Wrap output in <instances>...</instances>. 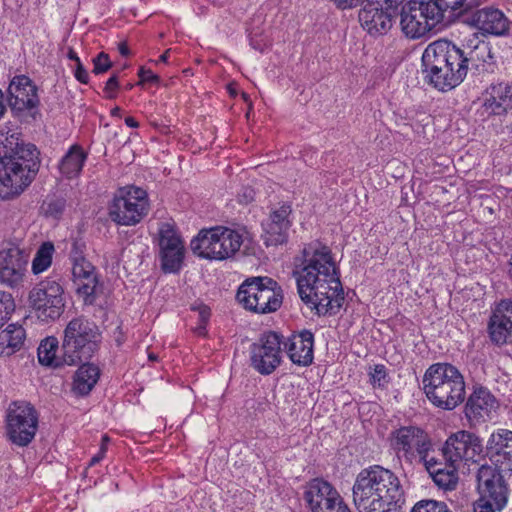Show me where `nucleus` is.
I'll list each match as a JSON object with an SVG mask.
<instances>
[{
    "label": "nucleus",
    "instance_id": "nucleus-32",
    "mask_svg": "<svg viewBox=\"0 0 512 512\" xmlns=\"http://www.w3.org/2000/svg\"><path fill=\"white\" fill-rule=\"evenodd\" d=\"M442 22H449L454 18L463 19L473 9L472 1L467 0H427Z\"/></svg>",
    "mask_w": 512,
    "mask_h": 512
},
{
    "label": "nucleus",
    "instance_id": "nucleus-40",
    "mask_svg": "<svg viewBox=\"0 0 512 512\" xmlns=\"http://www.w3.org/2000/svg\"><path fill=\"white\" fill-rule=\"evenodd\" d=\"M369 382L375 389H386L390 377L387 372V368L383 364H376L373 367H369Z\"/></svg>",
    "mask_w": 512,
    "mask_h": 512
},
{
    "label": "nucleus",
    "instance_id": "nucleus-62",
    "mask_svg": "<svg viewBox=\"0 0 512 512\" xmlns=\"http://www.w3.org/2000/svg\"><path fill=\"white\" fill-rule=\"evenodd\" d=\"M169 53H170V50H166L160 57H159V62H167L168 61V58H169Z\"/></svg>",
    "mask_w": 512,
    "mask_h": 512
},
{
    "label": "nucleus",
    "instance_id": "nucleus-24",
    "mask_svg": "<svg viewBox=\"0 0 512 512\" xmlns=\"http://www.w3.org/2000/svg\"><path fill=\"white\" fill-rule=\"evenodd\" d=\"M510 109H512V86L506 83L491 84L485 90L481 115L486 118L501 116Z\"/></svg>",
    "mask_w": 512,
    "mask_h": 512
},
{
    "label": "nucleus",
    "instance_id": "nucleus-3",
    "mask_svg": "<svg viewBox=\"0 0 512 512\" xmlns=\"http://www.w3.org/2000/svg\"><path fill=\"white\" fill-rule=\"evenodd\" d=\"M0 147V198L7 200L21 194L34 180L40 151L18 133L7 136Z\"/></svg>",
    "mask_w": 512,
    "mask_h": 512
},
{
    "label": "nucleus",
    "instance_id": "nucleus-22",
    "mask_svg": "<svg viewBox=\"0 0 512 512\" xmlns=\"http://www.w3.org/2000/svg\"><path fill=\"white\" fill-rule=\"evenodd\" d=\"M72 275L78 297L82 298L84 305H94L101 288L96 268L92 263L77 264L72 267Z\"/></svg>",
    "mask_w": 512,
    "mask_h": 512
},
{
    "label": "nucleus",
    "instance_id": "nucleus-36",
    "mask_svg": "<svg viewBox=\"0 0 512 512\" xmlns=\"http://www.w3.org/2000/svg\"><path fill=\"white\" fill-rule=\"evenodd\" d=\"M38 360L40 364L59 368L63 365H67L63 361V352L59 347L58 339L54 336H50L41 341L38 347Z\"/></svg>",
    "mask_w": 512,
    "mask_h": 512
},
{
    "label": "nucleus",
    "instance_id": "nucleus-16",
    "mask_svg": "<svg viewBox=\"0 0 512 512\" xmlns=\"http://www.w3.org/2000/svg\"><path fill=\"white\" fill-rule=\"evenodd\" d=\"M159 259L161 270L167 273H179L185 257V248L181 238L172 229L159 233Z\"/></svg>",
    "mask_w": 512,
    "mask_h": 512
},
{
    "label": "nucleus",
    "instance_id": "nucleus-35",
    "mask_svg": "<svg viewBox=\"0 0 512 512\" xmlns=\"http://www.w3.org/2000/svg\"><path fill=\"white\" fill-rule=\"evenodd\" d=\"M487 334L493 345L502 347L511 342L512 322L505 316L491 314L487 324Z\"/></svg>",
    "mask_w": 512,
    "mask_h": 512
},
{
    "label": "nucleus",
    "instance_id": "nucleus-51",
    "mask_svg": "<svg viewBox=\"0 0 512 512\" xmlns=\"http://www.w3.org/2000/svg\"><path fill=\"white\" fill-rule=\"evenodd\" d=\"M74 77L77 81H79L82 84H88L89 82V74L82 62L76 64L75 70H74Z\"/></svg>",
    "mask_w": 512,
    "mask_h": 512
},
{
    "label": "nucleus",
    "instance_id": "nucleus-53",
    "mask_svg": "<svg viewBox=\"0 0 512 512\" xmlns=\"http://www.w3.org/2000/svg\"><path fill=\"white\" fill-rule=\"evenodd\" d=\"M328 512H351L349 506L345 503L344 499L341 500L334 505V507L330 508Z\"/></svg>",
    "mask_w": 512,
    "mask_h": 512
},
{
    "label": "nucleus",
    "instance_id": "nucleus-39",
    "mask_svg": "<svg viewBox=\"0 0 512 512\" xmlns=\"http://www.w3.org/2000/svg\"><path fill=\"white\" fill-rule=\"evenodd\" d=\"M190 310L198 314V323L194 328V332L198 336L206 337L208 333L207 325L211 318V308L202 301L197 300L191 304Z\"/></svg>",
    "mask_w": 512,
    "mask_h": 512
},
{
    "label": "nucleus",
    "instance_id": "nucleus-10",
    "mask_svg": "<svg viewBox=\"0 0 512 512\" xmlns=\"http://www.w3.org/2000/svg\"><path fill=\"white\" fill-rule=\"evenodd\" d=\"M150 210L147 192L137 186L118 189L108 206V215L117 225L135 226Z\"/></svg>",
    "mask_w": 512,
    "mask_h": 512
},
{
    "label": "nucleus",
    "instance_id": "nucleus-13",
    "mask_svg": "<svg viewBox=\"0 0 512 512\" xmlns=\"http://www.w3.org/2000/svg\"><path fill=\"white\" fill-rule=\"evenodd\" d=\"M390 446L397 456L413 464L416 456L425 451H433V444L427 432L413 425L401 426L390 433Z\"/></svg>",
    "mask_w": 512,
    "mask_h": 512
},
{
    "label": "nucleus",
    "instance_id": "nucleus-23",
    "mask_svg": "<svg viewBox=\"0 0 512 512\" xmlns=\"http://www.w3.org/2000/svg\"><path fill=\"white\" fill-rule=\"evenodd\" d=\"M461 54L462 57L460 59H463L462 64L465 65V77L468 70L473 71L477 75L494 72V57L489 44L485 41H478L474 46H467L461 49Z\"/></svg>",
    "mask_w": 512,
    "mask_h": 512
},
{
    "label": "nucleus",
    "instance_id": "nucleus-31",
    "mask_svg": "<svg viewBox=\"0 0 512 512\" xmlns=\"http://www.w3.org/2000/svg\"><path fill=\"white\" fill-rule=\"evenodd\" d=\"M263 281L269 285H275V280L268 276H257L247 278L238 288L236 300L244 309L254 312V303L259 302V293Z\"/></svg>",
    "mask_w": 512,
    "mask_h": 512
},
{
    "label": "nucleus",
    "instance_id": "nucleus-54",
    "mask_svg": "<svg viewBox=\"0 0 512 512\" xmlns=\"http://www.w3.org/2000/svg\"><path fill=\"white\" fill-rule=\"evenodd\" d=\"M104 456V448L99 449L98 453L91 458L89 466H94L95 464L99 463L104 458Z\"/></svg>",
    "mask_w": 512,
    "mask_h": 512
},
{
    "label": "nucleus",
    "instance_id": "nucleus-7",
    "mask_svg": "<svg viewBox=\"0 0 512 512\" xmlns=\"http://www.w3.org/2000/svg\"><path fill=\"white\" fill-rule=\"evenodd\" d=\"M479 495L474 512H501L508 504L510 486L502 470L496 465L483 464L476 474Z\"/></svg>",
    "mask_w": 512,
    "mask_h": 512
},
{
    "label": "nucleus",
    "instance_id": "nucleus-5",
    "mask_svg": "<svg viewBox=\"0 0 512 512\" xmlns=\"http://www.w3.org/2000/svg\"><path fill=\"white\" fill-rule=\"evenodd\" d=\"M423 391L437 408L451 411L465 399V381L457 367L447 362L430 365L423 375Z\"/></svg>",
    "mask_w": 512,
    "mask_h": 512
},
{
    "label": "nucleus",
    "instance_id": "nucleus-12",
    "mask_svg": "<svg viewBox=\"0 0 512 512\" xmlns=\"http://www.w3.org/2000/svg\"><path fill=\"white\" fill-rule=\"evenodd\" d=\"M398 16L403 33L412 39L425 36L442 23L431 4L425 0H410L406 4L403 3Z\"/></svg>",
    "mask_w": 512,
    "mask_h": 512
},
{
    "label": "nucleus",
    "instance_id": "nucleus-30",
    "mask_svg": "<svg viewBox=\"0 0 512 512\" xmlns=\"http://www.w3.org/2000/svg\"><path fill=\"white\" fill-rule=\"evenodd\" d=\"M487 455L495 462L512 461V431L499 430L493 433L486 446Z\"/></svg>",
    "mask_w": 512,
    "mask_h": 512
},
{
    "label": "nucleus",
    "instance_id": "nucleus-49",
    "mask_svg": "<svg viewBox=\"0 0 512 512\" xmlns=\"http://www.w3.org/2000/svg\"><path fill=\"white\" fill-rule=\"evenodd\" d=\"M138 77L140 78V81L138 82V85H142L144 83H150L158 85L160 84V77L155 74L151 69H146L145 67H141L138 71Z\"/></svg>",
    "mask_w": 512,
    "mask_h": 512
},
{
    "label": "nucleus",
    "instance_id": "nucleus-29",
    "mask_svg": "<svg viewBox=\"0 0 512 512\" xmlns=\"http://www.w3.org/2000/svg\"><path fill=\"white\" fill-rule=\"evenodd\" d=\"M259 302L254 303V313L269 314L277 311L283 302V290L275 280V285H269L263 281L258 291Z\"/></svg>",
    "mask_w": 512,
    "mask_h": 512
},
{
    "label": "nucleus",
    "instance_id": "nucleus-56",
    "mask_svg": "<svg viewBox=\"0 0 512 512\" xmlns=\"http://www.w3.org/2000/svg\"><path fill=\"white\" fill-rule=\"evenodd\" d=\"M67 57H68V59L74 61L76 64L81 62V60L78 57L77 53L71 47L68 49Z\"/></svg>",
    "mask_w": 512,
    "mask_h": 512
},
{
    "label": "nucleus",
    "instance_id": "nucleus-11",
    "mask_svg": "<svg viewBox=\"0 0 512 512\" xmlns=\"http://www.w3.org/2000/svg\"><path fill=\"white\" fill-rule=\"evenodd\" d=\"M39 414L35 407L26 401H12L5 416L6 436L19 447L28 446L38 430Z\"/></svg>",
    "mask_w": 512,
    "mask_h": 512
},
{
    "label": "nucleus",
    "instance_id": "nucleus-21",
    "mask_svg": "<svg viewBox=\"0 0 512 512\" xmlns=\"http://www.w3.org/2000/svg\"><path fill=\"white\" fill-rule=\"evenodd\" d=\"M499 407V402L491 391L484 386L474 387L465 404V415L470 422L481 423L490 418Z\"/></svg>",
    "mask_w": 512,
    "mask_h": 512
},
{
    "label": "nucleus",
    "instance_id": "nucleus-47",
    "mask_svg": "<svg viewBox=\"0 0 512 512\" xmlns=\"http://www.w3.org/2000/svg\"><path fill=\"white\" fill-rule=\"evenodd\" d=\"M92 63H93L92 72L95 75H99V74H103V73L107 72L108 70H110L112 68V65H113L110 60L109 55L103 51L100 52L99 54H97V56L93 58Z\"/></svg>",
    "mask_w": 512,
    "mask_h": 512
},
{
    "label": "nucleus",
    "instance_id": "nucleus-52",
    "mask_svg": "<svg viewBox=\"0 0 512 512\" xmlns=\"http://www.w3.org/2000/svg\"><path fill=\"white\" fill-rule=\"evenodd\" d=\"M255 198V191L251 187H243L238 194V200L241 204H249Z\"/></svg>",
    "mask_w": 512,
    "mask_h": 512
},
{
    "label": "nucleus",
    "instance_id": "nucleus-44",
    "mask_svg": "<svg viewBox=\"0 0 512 512\" xmlns=\"http://www.w3.org/2000/svg\"><path fill=\"white\" fill-rule=\"evenodd\" d=\"M434 452H435L434 449H433V451H425L424 454H422L419 457V462L425 466V468L429 474L432 473V469L442 468L443 470H445V469H450L451 467L459 466L458 461L447 460L444 462H437V460H435L434 458H430V453H434Z\"/></svg>",
    "mask_w": 512,
    "mask_h": 512
},
{
    "label": "nucleus",
    "instance_id": "nucleus-4",
    "mask_svg": "<svg viewBox=\"0 0 512 512\" xmlns=\"http://www.w3.org/2000/svg\"><path fill=\"white\" fill-rule=\"evenodd\" d=\"M461 48L447 39L430 43L422 54L425 82L440 92H448L465 79Z\"/></svg>",
    "mask_w": 512,
    "mask_h": 512
},
{
    "label": "nucleus",
    "instance_id": "nucleus-6",
    "mask_svg": "<svg viewBox=\"0 0 512 512\" xmlns=\"http://www.w3.org/2000/svg\"><path fill=\"white\" fill-rule=\"evenodd\" d=\"M102 332L99 326L84 315L72 318L63 331L61 352L67 365L89 361L99 351Z\"/></svg>",
    "mask_w": 512,
    "mask_h": 512
},
{
    "label": "nucleus",
    "instance_id": "nucleus-60",
    "mask_svg": "<svg viewBox=\"0 0 512 512\" xmlns=\"http://www.w3.org/2000/svg\"><path fill=\"white\" fill-rule=\"evenodd\" d=\"M121 113H122V109L118 106L114 107L110 112L111 116L119 117V118H121V116H122Z\"/></svg>",
    "mask_w": 512,
    "mask_h": 512
},
{
    "label": "nucleus",
    "instance_id": "nucleus-25",
    "mask_svg": "<svg viewBox=\"0 0 512 512\" xmlns=\"http://www.w3.org/2000/svg\"><path fill=\"white\" fill-rule=\"evenodd\" d=\"M290 360L298 366H309L314 359V334L307 329L294 333L284 343Z\"/></svg>",
    "mask_w": 512,
    "mask_h": 512
},
{
    "label": "nucleus",
    "instance_id": "nucleus-34",
    "mask_svg": "<svg viewBox=\"0 0 512 512\" xmlns=\"http://www.w3.org/2000/svg\"><path fill=\"white\" fill-rule=\"evenodd\" d=\"M26 331L19 324H9L0 332V357L11 356L24 345Z\"/></svg>",
    "mask_w": 512,
    "mask_h": 512
},
{
    "label": "nucleus",
    "instance_id": "nucleus-14",
    "mask_svg": "<svg viewBox=\"0 0 512 512\" xmlns=\"http://www.w3.org/2000/svg\"><path fill=\"white\" fill-rule=\"evenodd\" d=\"M282 338L278 332L267 331L250 345V366L259 374L271 375L280 366Z\"/></svg>",
    "mask_w": 512,
    "mask_h": 512
},
{
    "label": "nucleus",
    "instance_id": "nucleus-8",
    "mask_svg": "<svg viewBox=\"0 0 512 512\" xmlns=\"http://www.w3.org/2000/svg\"><path fill=\"white\" fill-rule=\"evenodd\" d=\"M243 243L242 235L224 226L201 229L191 240L192 252L207 260H226L234 256Z\"/></svg>",
    "mask_w": 512,
    "mask_h": 512
},
{
    "label": "nucleus",
    "instance_id": "nucleus-15",
    "mask_svg": "<svg viewBox=\"0 0 512 512\" xmlns=\"http://www.w3.org/2000/svg\"><path fill=\"white\" fill-rule=\"evenodd\" d=\"M8 102L11 109L17 113L29 111L33 119L40 115L38 107L40 100L38 88L26 75H16L8 87Z\"/></svg>",
    "mask_w": 512,
    "mask_h": 512
},
{
    "label": "nucleus",
    "instance_id": "nucleus-1",
    "mask_svg": "<svg viewBox=\"0 0 512 512\" xmlns=\"http://www.w3.org/2000/svg\"><path fill=\"white\" fill-rule=\"evenodd\" d=\"M293 277L301 301L318 316L339 313L345 297L340 268L331 248L320 240L304 245L294 258Z\"/></svg>",
    "mask_w": 512,
    "mask_h": 512
},
{
    "label": "nucleus",
    "instance_id": "nucleus-27",
    "mask_svg": "<svg viewBox=\"0 0 512 512\" xmlns=\"http://www.w3.org/2000/svg\"><path fill=\"white\" fill-rule=\"evenodd\" d=\"M398 17L382 9L368 8L362 6L359 11V21L362 27L372 36L384 35L392 27L393 22Z\"/></svg>",
    "mask_w": 512,
    "mask_h": 512
},
{
    "label": "nucleus",
    "instance_id": "nucleus-64",
    "mask_svg": "<svg viewBox=\"0 0 512 512\" xmlns=\"http://www.w3.org/2000/svg\"><path fill=\"white\" fill-rule=\"evenodd\" d=\"M133 87H134V85H133V84L128 83V84H126L125 89H126V90H131Z\"/></svg>",
    "mask_w": 512,
    "mask_h": 512
},
{
    "label": "nucleus",
    "instance_id": "nucleus-48",
    "mask_svg": "<svg viewBox=\"0 0 512 512\" xmlns=\"http://www.w3.org/2000/svg\"><path fill=\"white\" fill-rule=\"evenodd\" d=\"M120 87L118 73H113L110 78L106 81L104 87V93L107 99H115L117 97V91Z\"/></svg>",
    "mask_w": 512,
    "mask_h": 512
},
{
    "label": "nucleus",
    "instance_id": "nucleus-2",
    "mask_svg": "<svg viewBox=\"0 0 512 512\" xmlns=\"http://www.w3.org/2000/svg\"><path fill=\"white\" fill-rule=\"evenodd\" d=\"M352 500L357 512H401L405 492L392 470L374 464L357 474L352 486Z\"/></svg>",
    "mask_w": 512,
    "mask_h": 512
},
{
    "label": "nucleus",
    "instance_id": "nucleus-19",
    "mask_svg": "<svg viewBox=\"0 0 512 512\" xmlns=\"http://www.w3.org/2000/svg\"><path fill=\"white\" fill-rule=\"evenodd\" d=\"M463 22L475 26L483 33L502 36L509 32V21L504 13L493 7H484L469 12L463 19Z\"/></svg>",
    "mask_w": 512,
    "mask_h": 512
},
{
    "label": "nucleus",
    "instance_id": "nucleus-18",
    "mask_svg": "<svg viewBox=\"0 0 512 512\" xmlns=\"http://www.w3.org/2000/svg\"><path fill=\"white\" fill-rule=\"evenodd\" d=\"M341 498L337 489L323 478L311 479L304 492V500L311 512H328Z\"/></svg>",
    "mask_w": 512,
    "mask_h": 512
},
{
    "label": "nucleus",
    "instance_id": "nucleus-42",
    "mask_svg": "<svg viewBox=\"0 0 512 512\" xmlns=\"http://www.w3.org/2000/svg\"><path fill=\"white\" fill-rule=\"evenodd\" d=\"M15 301L8 292L0 291V328L9 320L15 311Z\"/></svg>",
    "mask_w": 512,
    "mask_h": 512
},
{
    "label": "nucleus",
    "instance_id": "nucleus-46",
    "mask_svg": "<svg viewBox=\"0 0 512 512\" xmlns=\"http://www.w3.org/2000/svg\"><path fill=\"white\" fill-rule=\"evenodd\" d=\"M448 506L445 502L433 499H423L418 501L410 512H446Z\"/></svg>",
    "mask_w": 512,
    "mask_h": 512
},
{
    "label": "nucleus",
    "instance_id": "nucleus-28",
    "mask_svg": "<svg viewBox=\"0 0 512 512\" xmlns=\"http://www.w3.org/2000/svg\"><path fill=\"white\" fill-rule=\"evenodd\" d=\"M73 376L72 391L76 396L84 397L91 393L97 384L100 368L89 361H83Z\"/></svg>",
    "mask_w": 512,
    "mask_h": 512
},
{
    "label": "nucleus",
    "instance_id": "nucleus-45",
    "mask_svg": "<svg viewBox=\"0 0 512 512\" xmlns=\"http://www.w3.org/2000/svg\"><path fill=\"white\" fill-rule=\"evenodd\" d=\"M86 243L81 238H76L73 240L70 250V260L72 262L73 267L81 264H90L85 257Z\"/></svg>",
    "mask_w": 512,
    "mask_h": 512
},
{
    "label": "nucleus",
    "instance_id": "nucleus-55",
    "mask_svg": "<svg viewBox=\"0 0 512 512\" xmlns=\"http://www.w3.org/2000/svg\"><path fill=\"white\" fill-rule=\"evenodd\" d=\"M118 50H119V53L124 57H127L130 55V49L126 42H120L118 44Z\"/></svg>",
    "mask_w": 512,
    "mask_h": 512
},
{
    "label": "nucleus",
    "instance_id": "nucleus-57",
    "mask_svg": "<svg viewBox=\"0 0 512 512\" xmlns=\"http://www.w3.org/2000/svg\"><path fill=\"white\" fill-rule=\"evenodd\" d=\"M125 124L130 128H138L139 122L134 117H126L125 118Z\"/></svg>",
    "mask_w": 512,
    "mask_h": 512
},
{
    "label": "nucleus",
    "instance_id": "nucleus-17",
    "mask_svg": "<svg viewBox=\"0 0 512 512\" xmlns=\"http://www.w3.org/2000/svg\"><path fill=\"white\" fill-rule=\"evenodd\" d=\"M27 255L18 247L0 251V283L15 289L23 282Z\"/></svg>",
    "mask_w": 512,
    "mask_h": 512
},
{
    "label": "nucleus",
    "instance_id": "nucleus-61",
    "mask_svg": "<svg viewBox=\"0 0 512 512\" xmlns=\"http://www.w3.org/2000/svg\"><path fill=\"white\" fill-rule=\"evenodd\" d=\"M227 90H228V93L230 94V96H232V97L237 96V89L234 84H228Z\"/></svg>",
    "mask_w": 512,
    "mask_h": 512
},
{
    "label": "nucleus",
    "instance_id": "nucleus-20",
    "mask_svg": "<svg viewBox=\"0 0 512 512\" xmlns=\"http://www.w3.org/2000/svg\"><path fill=\"white\" fill-rule=\"evenodd\" d=\"M447 448H451L453 456L458 462H477L484 452L482 440L475 433L460 430L447 438Z\"/></svg>",
    "mask_w": 512,
    "mask_h": 512
},
{
    "label": "nucleus",
    "instance_id": "nucleus-43",
    "mask_svg": "<svg viewBox=\"0 0 512 512\" xmlns=\"http://www.w3.org/2000/svg\"><path fill=\"white\" fill-rule=\"evenodd\" d=\"M405 0H365L362 5L398 15Z\"/></svg>",
    "mask_w": 512,
    "mask_h": 512
},
{
    "label": "nucleus",
    "instance_id": "nucleus-58",
    "mask_svg": "<svg viewBox=\"0 0 512 512\" xmlns=\"http://www.w3.org/2000/svg\"><path fill=\"white\" fill-rule=\"evenodd\" d=\"M109 442H110V438L108 437V435H103L102 439H101L100 449L104 448V453L105 454L107 452V447H108Z\"/></svg>",
    "mask_w": 512,
    "mask_h": 512
},
{
    "label": "nucleus",
    "instance_id": "nucleus-9",
    "mask_svg": "<svg viewBox=\"0 0 512 512\" xmlns=\"http://www.w3.org/2000/svg\"><path fill=\"white\" fill-rule=\"evenodd\" d=\"M29 308L38 320L55 322L65 311V291L58 279L46 277L38 282L28 294Z\"/></svg>",
    "mask_w": 512,
    "mask_h": 512
},
{
    "label": "nucleus",
    "instance_id": "nucleus-41",
    "mask_svg": "<svg viewBox=\"0 0 512 512\" xmlns=\"http://www.w3.org/2000/svg\"><path fill=\"white\" fill-rule=\"evenodd\" d=\"M42 208L46 217L60 219L66 209V200L63 197H53L45 201Z\"/></svg>",
    "mask_w": 512,
    "mask_h": 512
},
{
    "label": "nucleus",
    "instance_id": "nucleus-26",
    "mask_svg": "<svg viewBox=\"0 0 512 512\" xmlns=\"http://www.w3.org/2000/svg\"><path fill=\"white\" fill-rule=\"evenodd\" d=\"M292 206L289 202L280 203L279 207L270 212L269 222L265 227L267 244L279 245L287 242L288 230L292 225L289 217Z\"/></svg>",
    "mask_w": 512,
    "mask_h": 512
},
{
    "label": "nucleus",
    "instance_id": "nucleus-59",
    "mask_svg": "<svg viewBox=\"0 0 512 512\" xmlns=\"http://www.w3.org/2000/svg\"><path fill=\"white\" fill-rule=\"evenodd\" d=\"M4 94L3 92L0 90V118L4 115L5 111H6V107L4 105Z\"/></svg>",
    "mask_w": 512,
    "mask_h": 512
},
{
    "label": "nucleus",
    "instance_id": "nucleus-33",
    "mask_svg": "<svg viewBox=\"0 0 512 512\" xmlns=\"http://www.w3.org/2000/svg\"><path fill=\"white\" fill-rule=\"evenodd\" d=\"M87 160V153L82 146L72 145L59 163L60 173L67 179L78 177Z\"/></svg>",
    "mask_w": 512,
    "mask_h": 512
},
{
    "label": "nucleus",
    "instance_id": "nucleus-37",
    "mask_svg": "<svg viewBox=\"0 0 512 512\" xmlns=\"http://www.w3.org/2000/svg\"><path fill=\"white\" fill-rule=\"evenodd\" d=\"M54 245L52 242H44L37 250L32 261V272L37 275L47 270L52 263Z\"/></svg>",
    "mask_w": 512,
    "mask_h": 512
},
{
    "label": "nucleus",
    "instance_id": "nucleus-50",
    "mask_svg": "<svg viewBox=\"0 0 512 512\" xmlns=\"http://www.w3.org/2000/svg\"><path fill=\"white\" fill-rule=\"evenodd\" d=\"M430 458H434L437 462L444 461H457L456 458L452 454L451 448H447V441L443 444V446L436 452L430 453Z\"/></svg>",
    "mask_w": 512,
    "mask_h": 512
},
{
    "label": "nucleus",
    "instance_id": "nucleus-63",
    "mask_svg": "<svg viewBox=\"0 0 512 512\" xmlns=\"http://www.w3.org/2000/svg\"><path fill=\"white\" fill-rule=\"evenodd\" d=\"M148 358L150 361H156L158 359L157 355H155L154 353H150Z\"/></svg>",
    "mask_w": 512,
    "mask_h": 512
},
{
    "label": "nucleus",
    "instance_id": "nucleus-38",
    "mask_svg": "<svg viewBox=\"0 0 512 512\" xmlns=\"http://www.w3.org/2000/svg\"><path fill=\"white\" fill-rule=\"evenodd\" d=\"M430 476L439 488L453 490L458 483V466L445 470L442 468L432 469Z\"/></svg>",
    "mask_w": 512,
    "mask_h": 512
}]
</instances>
